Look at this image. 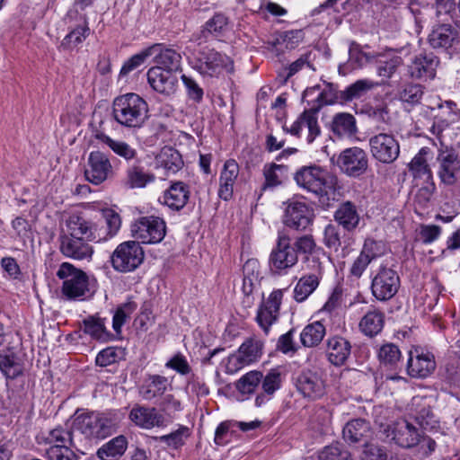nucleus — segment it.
I'll list each match as a JSON object with an SVG mask.
<instances>
[{"mask_svg": "<svg viewBox=\"0 0 460 460\" xmlns=\"http://www.w3.org/2000/svg\"><path fill=\"white\" fill-rule=\"evenodd\" d=\"M155 54L156 66H152L153 68H159L174 75L181 71V56L176 50L163 49V45L160 44V49Z\"/></svg>", "mask_w": 460, "mask_h": 460, "instance_id": "72a5a7b5", "label": "nucleus"}, {"mask_svg": "<svg viewBox=\"0 0 460 460\" xmlns=\"http://www.w3.org/2000/svg\"><path fill=\"white\" fill-rule=\"evenodd\" d=\"M96 138L108 146L115 155L127 162L137 160V151L127 142L112 139L104 133L97 134Z\"/></svg>", "mask_w": 460, "mask_h": 460, "instance_id": "ea45409f", "label": "nucleus"}, {"mask_svg": "<svg viewBox=\"0 0 460 460\" xmlns=\"http://www.w3.org/2000/svg\"><path fill=\"white\" fill-rule=\"evenodd\" d=\"M349 60L357 66L362 67L367 64L376 62V58H383L382 55L377 53H367L362 50L361 46L352 41L349 49Z\"/></svg>", "mask_w": 460, "mask_h": 460, "instance_id": "5fc2aeb1", "label": "nucleus"}, {"mask_svg": "<svg viewBox=\"0 0 460 460\" xmlns=\"http://www.w3.org/2000/svg\"><path fill=\"white\" fill-rule=\"evenodd\" d=\"M294 180L297 185L319 198L328 197L340 190L342 186L338 177L317 165L303 166L296 171Z\"/></svg>", "mask_w": 460, "mask_h": 460, "instance_id": "7ed1b4c3", "label": "nucleus"}, {"mask_svg": "<svg viewBox=\"0 0 460 460\" xmlns=\"http://www.w3.org/2000/svg\"><path fill=\"white\" fill-rule=\"evenodd\" d=\"M102 214L105 219L106 230L99 229L98 225L92 221V228L98 243L105 242L115 236L121 226L120 217L115 210L106 208L102 210Z\"/></svg>", "mask_w": 460, "mask_h": 460, "instance_id": "473e14b6", "label": "nucleus"}, {"mask_svg": "<svg viewBox=\"0 0 460 460\" xmlns=\"http://www.w3.org/2000/svg\"><path fill=\"white\" fill-rule=\"evenodd\" d=\"M394 456L387 447L375 443H365L360 460H393Z\"/></svg>", "mask_w": 460, "mask_h": 460, "instance_id": "13d9d810", "label": "nucleus"}, {"mask_svg": "<svg viewBox=\"0 0 460 460\" xmlns=\"http://www.w3.org/2000/svg\"><path fill=\"white\" fill-rule=\"evenodd\" d=\"M291 246L297 255L298 253L311 255L316 249V243L312 234H304L296 238Z\"/></svg>", "mask_w": 460, "mask_h": 460, "instance_id": "69168bd1", "label": "nucleus"}, {"mask_svg": "<svg viewBox=\"0 0 460 460\" xmlns=\"http://www.w3.org/2000/svg\"><path fill=\"white\" fill-rule=\"evenodd\" d=\"M131 235L143 243H158L165 236V222L157 217H143L130 226Z\"/></svg>", "mask_w": 460, "mask_h": 460, "instance_id": "f8f14e48", "label": "nucleus"}, {"mask_svg": "<svg viewBox=\"0 0 460 460\" xmlns=\"http://www.w3.org/2000/svg\"><path fill=\"white\" fill-rule=\"evenodd\" d=\"M66 229L58 234L60 253L75 261H91L94 252L90 243H98L92 228V220L82 212L70 214L65 220Z\"/></svg>", "mask_w": 460, "mask_h": 460, "instance_id": "f257e3e1", "label": "nucleus"}, {"mask_svg": "<svg viewBox=\"0 0 460 460\" xmlns=\"http://www.w3.org/2000/svg\"><path fill=\"white\" fill-rule=\"evenodd\" d=\"M261 384L262 391L266 394L272 396L281 386V373L278 369L270 370L265 376L262 375Z\"/></svg>", "mask_w": 460, "mask_h": 460, "instance_id": "680f3d73", "label": "nucleus"}, {"mask_svg": "<svg viewBox=\"0 0 460 460\" xmlns=\"http://www.w3.org/2000/svg\"><path fill=\"white\" fill-rule=\"evenodd\" d=\"M361 252L372 261L385 252V245L382 241L367 238L364 242Z\"/></svg>", "mask_w": 460, "mask_h": 460, "instance_id": "774afa93", "label": "nucleus"}, {"mask_svg": "<svg viewBox=\"0 0 460 460\" xmlns=\"http://www.w3.org/2000/svg\"><path fill=\"white\" fill-rule=\"evenodd\" d=\"M438 63V58L431 53L420 54L415 57L409 66V74L411 77L420 80L433 79L436 75Z\"/></svg>", "mask_w": 460, "mask_h": 460, "instance_id": "b1692460", "label": "nucleus"}, {"mask_svg": "<svg viewBox=\"0 0 460 460\" xmlns=\"http://www.w3.org/2000/svg\"><path fill=\"white\" fill-rule=\"evenodd\" d=\"M168 378L161 375H148L138 388L139 395L146 401L161 397L167 390Z\"/></svg>", "mask_w": 460, "mask_h": 460, "instance_id": "7c9ffc66", "label": "nucleus"}, {"mask_svg": "<svg viewBox=\"0 0 460 460\" xmlns=\"http://www.w3.org/2000/svg\"><path fill=\"white\" fill-rule=\"evenodd\" d=\"M145 252L137 241H127L117 246L111 261L116 271L127 273L134 271L143 262Z\"/></svg>", "mask_w": 460, "mask_h": 460, "instance_id": "1a4fd4ad", "label": "nucleus"}, {"mask_svg": "<svg viewBox=\"0 0 460 460\" xmlns=\"http://www.w3.org/2000/svg\"><path fill=\"white\" fill-rule=\"evenodd\" d=\"M126 349L122 347H108L102 349L95 358V363L100 367H108L126 358Z\"/></svg>", "mask_w": 460, "mask_h": 460, "instance_id": "864d4df0", "label": "nucleus"}, {"mask_svg": "<svg viewBox=\"0 0 460 460\" xmlns=\"http://www.w3.org/2000/svg\"><path fill=\"white\" fill-rule=\"evenodd\" d=\"M264 342L257 336L247 338L238 351L228 357L227 369L235 372L244 366L256 362L263 354Z\"/></svg>", "mask_w": 460, "mask_h": 460, "instance_id": "ddd939ff", "label": "nucleus"}, {"mask_svg": "<svg viewBox=\"0 0 460 460\" xmlns=\"http://www.w3.org/2000/svg\"><path fill=\"white\" fill-rule=\"evenodd\" d=\"M314 212L304 202H290L285 210L284 224L298 231L305 230L313 222Z\"/></svg>", "mask_w": 460, "mask_h": 460, "instance_id": "412c9836", "label": "nucleus"}, {"mask_svg": "<svg viewBox=\"0 0 460 460\" xmlns=\"http://www.w3.org/2000/svg\"><path fill=\"white\" fill-rule=\"evenodd\" d=\"M376 63L377 66V74L379 76L385 78H391L393 75L396 72L399 66L402 64V59L401 57L394 56L391 58L381 59V58H376Z\"/></svg>", "mask_w": 460, "mask_h": 460, "instance_id": "e2e57ef3", "label": "nucleus"}, {"mask_svg": "<svg viewBox=\"0 0 460 460\" xmlns=\"http://www.w3.org/2000/svg\"><path fill=\"white\" fill-rule=\"evenodd\" d=\"M69 32L64 37L58 49L61 51H72L81 45L90 35L88 24L68 28Z\"/></svg>", "mask_w": 460, "mask_h": 460, "instance_id": "a18cd8bd", "label": "nucleus"}, {"mask_svg": "<svg viewBox=\"0 0 460 460\" xmlns=\"http://www.w3.org/2000/svg\"><path fill=\"white\" fill-rule=\"evenodd\" d=\"M303 126H305L308 129L307 142L309 144L313 143L321 134V128L318 124L317 109L305 110L290 128L284 127L283 128L293 136L300 137Z\"/></svg>", "mask_w": 460, "mask_h": 460, "instance_id": "5701e85b", "label": "nucleus"}, {"mask_svg": "<svg viewBox=\"0 0 460 460\" xmlns=\"http://www.w3.org/2000/svg\"><path fill=\"white\" fill-rule=\"evenodd\" d=\"M128 445V438L119 435L99 447L96 456L101 460H119L125 454Z\"/></svg>", "mask_w": 460, "mask_h": 460, "instance_id": "c9c22d12", "label": "nucleus"}, {"mask_svg": "<svg viewBox=\"0 0 460 460\" xmlns=\"http://www.w3.org/2000/svg\"><path fill=\"white\" fill-rule=\"evenodd\" d=\"M332 130L339 137H351L358 131L355 117L347 112L334 115L332 120Z\"/></svg>", "mask_w": 460, "mask_h": 460, "instance_id": "c03bdc74", "label": "nucleus"}, {"mask_svg": "<svg viewBox=\"0 0 460 460\" xmlns=\"http://www.w3.org/2000/svg\"><path fill=\"white\" fill-rule=\"evenodd\" d=\"M334 219L338 226H341L347 231L354 230L359 223V215L357 208L351 201L341 203L334 212Z\"/></svg>", "mask_w": 460, "mask_h": 460, "instance_id": "4c0bfd02", "label": "nucleus"}, {"mask_svg": "<svg viewBox=\"0 0 460 460\" xmlns=\"http://www.w3.org/2000/svg\"><path fill=\"white\" fill-rule=\"evenodd\" d=\"M379 426V432L393 440L396 445L404 448H411L419 445L420 432L405 419H400L391 423H383L376 420Z\"/></svg>", "mask_w": 460, "mask_h": 460, "instance_id": "423d86ee", "label": "nucleus"}, {"mask_svg": "<svg viewBox=\"0 0 460 460\" xmlns=\"http://www.w3.org/2000/svg\"><path fill=\"white\" fill-rule=\"evenodd\" d=\"M337 164L349 177L363 175L368 167V157L365 150L353 146L344 149L338 156Z\"/></svg>", "mask_w": 460, "mask_h": 460, "instance_id": "dca6fc26", "label": "nucleus"}, {"mask_svg": "<svg viewBox=\"0 0 460 460\" xmlns=\"http://www.w3.org/2000/svg\"><path fill=\"white\" fill-rule=\"evenodd\" d=\"M0 370L7 378L14 379L22 375L24 367L14 353H0Z\"/></svg>", "mask_w": 460, "mask_h": 460, "instance_id": "09e8293b", "label": "nucleus"}, {"mask_svg": "<svg viewBox=\"0 0 460 460\" xmlns=\"http://www.w3.org/2000/svg\"><path fill=\"white\" fill-rule=\"evenodd\" d=\"M282 298L283 290L275 289L259 305L255 320L266 335L269 334L271 325L279 320Z\"/></svg>", "mask_w": 460, "mask_h": 460, "instance_id": "f3484780", "label": "nucleus"}, {"mask_svg": "<svg viewBox=\"0 0 460 460\" xmlns=\"http://www.w3.org/2000/svg\"><path fill=\"white\" fill-rule=\"evenodd\" d=\"M137 305L133 301H128L122 305H120L112 318V328L117 334L121 333V328L128 319L130 318V315L137 309Z\"/></svg>", "mask_w": 460, "mask_h": 460, "instance_id": "4d7b16f0", "label": "nucleus"}, {"mask_svg": "<svg viewBox=\"0 0 460 460\" xmlns=\"http://www.w3.org/2000/svg\"><path fill=\"white\" fill-rule=\"evenodd\" d=\"M190 435V429L181 426L177 430L168 435L161 436L157 439L173 449H178L185 444V440Z\"/></svg>", "mask_w": 460, "mask_h": 460, "instance_id": "052dcab7", "label": "nucleus"}, {"mask_svg": "<svg viewBox=\"0 0 460 460\" xmlns=\"http://www.w3.org/2000/svg\"><path fill=\"white\" fill-rule=\"evenodd\" d=\"M190 198V186L181 181H171L159 202L172 211H181L189 202Z\"/></svg>", "mask_w": 460, "mask_h": 460, "instance_id": "6ab92c4d", "label": "nucleus"}, {"mask_svg": "<svg viewBox=\"0 0 460 460\" xmlns=\"http://www.w3.org/2000/svg\"><path fill=\"white\" fill-rule=\"evenodd\" d=\"M73 427L88 438H104L114 430L111 419L99 412H87L77 415Z\"/></svg>", "mask_w": 460, "mask_h": 460, "instance_id": "6e6552de", "label": "nucleus"}, {"mask_svg": "<svg viewBox=\"0 0 460 460\" xmlns=\"http://www.w3.org/2000/svg\"><path fill=\"white\" fill-rule=\"evenodd\" d=\"M377 85L376 83L368 79H361L348 86L341 92V97L343 101H351L359 98L363 93L373 89Z\"/></svg>", "mask_w": 460, "mask_h": 460, "instance_id": "6e6d98bb", "label": "nucleus"}, {"mask_svg": "<svg viewBox=\"0 0 460 460\" xmlns=\"http://www.w3.org/2000/svg\"><path fill=\"white\" fill-rule=\"evenodd\" d=\"M298 262V255L292 248L288 234H279L277 244L270 252L269 265L270 270L278 275L286 274Z\"/></svg>", "mask_w": 460, "mask_h": 460, "instance_id": "9b49d317", "label": "nucleus"}, {"mask_svg": "<svg viewBox=\"0 0 460 460\" xmlns=\"http://www.w3.org/2000/svg\"><path fill=\"white\" fill-rule=\"evenodd\" d=\"M45 444L49 445L46 454L49 460H77L74 452L76 448L70 428L58 426L51 429L47 436L40 437Z\"/></svg>", "mask_w": 460, "mask_h": 460, "instance_id": "39448f33", "label": "nucleus"}, {"mask_svg": "<svg viewBox=\"0 0 460 460\" xmlns=\"http://www.w3.org/2000/svg\"><path fill=\"white\" fill-rule=\"evenodd\" d=\"M147 82L158 93L169 97L175 93L178 85L177 75L159 68H149L146 74Z\"/></svg>", "mask_w": 460, "mask_h": 460, "instance_id": "4be33fe9", "label": "nucleus"}, {"mask_svg": "<svg viewBox=\"0 0 460 460\" xmlns=\"http://www.w3.org/2000/svg\"><path fill=\"white\" fill-rule=\"evenodd\" d=\"M436 161L440 181L447 186L455 185L460 172V158L456 151L448 146L441 147L438 150Z\"/></svg>", "mask_w": 460, "mask_h": 460, "instance_id": "2eb2a0df", "label": "nucleus"}, {"mask_svg": "<svg viewBox=\"0 0 460 460\" xmlns=\"http://www.w3.org/2000/svg\"><path fill=\"white\" fill-rule=\"evenodd\" d=\"M288 167L287 165L275 163L265 164L262 171L265 181L261 186V190L281 185L288 178Z\"/></svg>", "mask_w": 460, "mask_h": 460, "instance_id": "79ce46f5", "label": "nucleus"}, {"mask_svg": "<svg viewBox=\"0 0 460 460\" xmlns=\"http://www.w3.org/2000/svg\"><path fill=\"white\" fill-rule=\"evenodd\" d=\"M323 243L329 249L338 251L341 245V234L339 226L329 224L324 228Z\"/></svg>", "mask_w": 460, "mask_h": 460, "instance_id": "0e129e2a", "label": "nucleus"}, {"mask_svg": "<svg viewBox=\"0 0 460 460\" xmlns=\"http://www.w3.org/2000/svg\"><path fill=\"white\" fill-rule=\"evenodd\" d=\"M112 175L113 168L109 156L101 151L91 152L84 170L85 179L94 185H99Z\"/></svg>", "mask_w": 460, "mask_h": 460, "instance_id": "a211bd4d", "label": "nucleus"}, {"mask_svg": "<svg viewBox=\"0 0 460 460\" xmlns=\"http://www.w3.org/2000/svg\"><path fill=\"white\" fill-rule=\"evenodd\" d=\"M326 334L325 326L319 321L308 323L300 333V342L304 347H317Z\"/></svg>", "mask_w": 460, "mask_h": 460, "instance_id": "37998d69", "label": "nucleus"}, {"mask_svg": "<svg viewBox=\"0 0 460 460\" xmlns=\"http://www.w3.org/2000/svg\"><path fill=\"white\" fill-rule=\"evenodd\" d=\"M385 314L377 309L368 311L359 322L360 331L368 337L377 335L384 328Z\"/></svg>", "mask_w": 460, "mask_h": 460, "instance_id": "a19ab883", "label": "nucleus"}, {"mask_svg": "<svg viewBox=\"0 0 460 460\" xmlns=\"http://www.w3.org/2000/svg\"><path fill=\"white\" fill-rule=\"evenodd\" d=\"M326 353L329 361L334 366H342L351 353V344L345 338L335 335L327 340Z\"/></svg>", "mask_w": 460, "mask_h": 460, "instance_id": "cd10ccee", "label": "nucleus"}, {"mask_svg": "<svg viewBox=\"0 0 460 460\" xmlns=\"http://www.w3.org/2000/svg\"><path fill=\"white\" fill-rule=\"evenodd\" d=\"M155 177L153 173L145 170L140 163H134L125 172L124 183L130 189L145 188L153 182Z\"/></svg>", "mask_w": 460, "mask_h": 460, "instance_id": "f704fd0d", "label": "nucleus"}, {"mask_svg": "<svg viewBox=\"0 0 460 460\" xmlns=\"http://www.w3.org/2000/svg\"><path fill=\"white\" fill-rule=\"evenodd\" d=\"M323 275L321 263H318L313 272L303 275L294 288V299L298 303L305 301L318 288Z\"/></svg>", "mask_w": 460, "mask_h": 460, "instance_id": "a878e982", "label": "nucleus"}, {"mask_svg": "<svg viewBox=\"0 0 460 460\" xmlns=\"http://www.w3.org/2000/svg\"><path fill=\"white\" fill-rule=\"evenodd\" d=\"M129 419L137 426L144 429L163 426L164 419L155 408L136 405L129 412Z\"/></svg>", "mask_w": 460, "mask_h": 460, "instance_id": "2f4dec72", "label": "nucleus"}, {"mask_svg": "<svg viewBox=\"0 0 460 460\" xmlns=\"http://www.w3.org/2000/svg\"><path fill=\"white\" fill-rule=\"evenodd\" d=\"M57 277L63 280L61 292L68 300H84L89 296L87 274L69 262L60 264Z\"/></svg>", "mask_w": 460, "mask_h": 460, "instance_id": "20e7f679", "label": "nucleus"}, {"mask_svg": "<svg viewBox=\"0 0 460 460\" xmlns=\"http://www.w3.org/2000/svg\"><path fill=\"white\" fill-rule=\"evenodd\" d=\"M457 31L449 24H441L433 29L429 36V42L434 49L450 48L457 39Z\"/></svg>", "mask_w": 460, "mask_h": 460, "instance_id": "58836bf2", "label": "nucleus"}, {"mask_svg": "<svg viewBox=\"0 0 460 460\" xmlns=\"http://www.w3.org/2000/svg\"><path fill=\"white\" fill-rule=\"evenodd\" d=\"M194 68L202 75L213 77L219 75L224 70L232 71L233 61L226 55L205 47L199 51Z\"/></svg>", "mask_w": 460, "mask_h": 460, "instance_id": "9d476101", "label": "nucleus"}, {"mask_svg": "<svg viewBox=\"0 0 460 460\" xmlns=\"http://www.w3.org/2000/svg\"><path fill=\"white\" fill-rule=\"evenodd\" d=\"M368 140L372 157L382 164L394 163L400 155V144L392 132H385L381 126Z\"/></svg>", "mask_w": 460, "mask_h": 460, "instance_id": "0eeeda50", "label": "nucleus"}, {"mask_svg": "<svg viewBox=\"0 0 460 460\" xmlns=\"http://www.w3.org/2000/svg\"><path fill=\"white\" fill-rule=\"evenodd\" d=\"M436 368L435 357L430 352H420L418 349L410 350L407 361V373L414 378H425Z\"/></svg>", "mask_w": 460, "mask_h": 460, "instance_id": "aec40b11", "label": "nucleus"}, {"mask_svg": "<svg viewBox=\"0 0 460 460\" xmlns=\"http://www.w3.org/2000/svg\"><path fill=\"white\" fill-rule=\"evenodd\" d=\"M435 190L436 186L433 180L426 181V185L419 188L413 199L415 209L427 208L430 204Z\"/></svg>", "mask_w": 460, "mask_h": 460, "instance_id": "bf43d9fd", "label": "nucleus"}, {"mask_svg": "<svg viewBox=\"0 0 460 460\" xmlns=\"http://www.w3.org/2000/svg\"><path fill=\"white\" fill-rule=\"evenodd\" d=\"M148 111L147 102L134 93L119 95L112 103L114 119L125 128H141L148 118Z\"/></svg>", "mask_w": 460, "mask_h": 460, "instance_id": "f03ea898", "label": "nucleus"}, {"mask_svg": "<svg viewBox=\"0 0 460 460\" xmlns=\"http://www.w3.org/2000/svg\"><path fill=\"white\" fill-rule=\"evenodd\" d=\"M239 175V165L234 159L226 161L219 178L218 196L224 200L233 197L234 184Z\"/></svg>", "mask_w": 460, "mask_h": 460, "instance_id": "c85d7f7f", "label": "nucleus"}, {"mask_svg": "<svg viewBox=\"0 0 460 460\" xmlns=\"http://www.w3.org/2000/svg\"><path fill=\"white\" fill-rule=\"evenodd\" d=\"M424 94V87L419 84L409 83L401 86L398 90V99L411 106L419 104Z\"/></svg>", "mask_w": 460, "mask_h": 460, "instance_id": "603ef678", "label": "nucleus"}, {"mask_svg": "<svg viewBox=\"0 0 460 460\" xmlns=\"http://www.w3.org/2000/svg\"><path fill=\"white\" fill-rule=\"evenodd\" d=\"M372 433L370 423L360 418L348 421L342 429L343 438L349 444L368 443Z\"/></svg>", "mask_w": 460, "mask_h": 460, "instance_id": "bb28decb", "label": "nucleus"}, {"mask_svg": "<svg viewBox=\"0 0 460 460\" xmlns=\"http://www.w3.org/2000/svg\"><path fill=\"white\" fill-rule=\"evenodd\" d=\"M400 288V278L395 270L381 266L372 279L371 291L379 301L391 299Z\"/></svg>", "mask_w": 460, "mask_h": 460, "instance_id": "4468645a", "label": "nucleus"}, {"mask_svg": "<svg viewBox=\"0 0 460 460\" xmlns=\"http://www.w3.org/2000/svg\"><path fill=\"white\" fill-rule=\"evenodd\" d=\"M377 358L383 367L395 369L401 361L402 353L397 345L387 342L379 348Z\"/></svg>", "mask_w": 460, "mask_h": 460, "instance_id": "49530a36", "label": "nucleus"}, {"mask_svg": "<svg viewBox=\"0 0 460 460\" xmlns=\"http://www.w3.org/2000/svg\"><path fill=\"white\" fill-rule=\"evenodd\" d=\"M297 389L305 397L316 399L324 394V385L322 378L314 372L304 371L296 380Z\"/></svg>", "mask_w": 460, "mask_h": 460, "instance_id": "c756f323", "label": "nucleus"}, {"mask_svg": "<svg viewBox=\"0 0 460 460\" xmlns=\"http://www.w3.org/2000/svg\"><path fill=\"white\" fill-rule=\"evenodd\" d=\"M160 49V44H153L148 48L141 50L140 52L133 55L130 58H128L122 66L119 75L125 76L130 72L137 69L141 66L146 60L153 56L155 52Z\"/></svg>", "mask_w": 460, "mask_h": 460, "instance_id": "de8ad7c7", "label": "nucleus"}, {"mask_svg": "<svg viewBox=\"0 0 460 460\" xmlns=\"http://www.w3.org/2000/svg\"><path fill=\"white\" fill-rule=\"evenodd\" d=\"M105 321V318H102L98 314L89 315L83 320V331L94 340L109 341L114 336L107 330Z\"/></svg>", "mask_w": 460, "mask_h": 460, "instance_id": "e433bc0d", "label": "nucleus"}, {"mask_svg": "<svg viewBox=\"0 0 460 460\" xmlns=\"http://www.w3.org/2000/svg\"><path fill=\"white\" fill-rule=\"evenodd\" d=\"M161 166L168 173H175L183 166L181 154L173 148H164L159 155Z\"/></svg>", "mask_w": 460, "mask_h": 460, "instance_id": "3c124183", "label": "nucleus"}, {"mask_svg": "<svg viewBox=\"0 0 460 460\" xmlns=\"http://www.w3.org/2000/svg\"><path fill=\"white\" fill-rule=\"evenodd\" d=\"M433 154L429 147H421L408 164L409 172L414 179H422L425 181L433 180L431 167L429 162Z\"/></svg>", "mask_w": 460, "mask_h": 460, "instance_id": "393cba45", "label": "nucleus"}, {"mask_svg": "<svg viewBox=\"0 0 460 460\" xmlns=\"http://www.w3.org/2000/svg\"><path fill=\"white\" fill-rule=\"evenodd\" d=\"M228 18L225 14L221 13H215L214 16L205 23L203 33L207 31L214 35L221 34L226 30Z\"/></svg>", "mask_w": 460, "mask_h": 460, "instance_id": "338daca9", "label": "nucleus"}, {"mask_svg": "<svg viewBox=\"0 0 460 460\" xmlns=\"http://www.w3.org/2000/svg\"><path fill=\"white\" fill-rule=\"evenodd\" d=\"M262 380V372L252 370L240 377L234 384L235 389L242 395L254 394Z\"/></svg>", "mask_w": 460, "mask_h": 460, "instance_id": "8fccbe9b", "label": "nucleus"}]
</instances>
